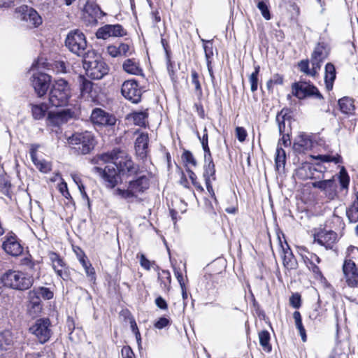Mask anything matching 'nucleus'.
Wrapping results in <instances>:
<instances>
[{
    "label": "nucleus",
    "instance_id": "obj_1",
    "mask_svg": "<svg viewBox=\"0 0 358 358\" xmlns=\"http://www.w3.org/2000/svg\"><path fill=\"white\" fill-rule=\"evenodd\" d=\"M97 162L110 163L103 170L94 167V170L102 174L108 187L113 188L122 182V177L129 178L138 176L140 173L138 165L131 159V156L123 150L114 149L110 152L104 153L97 157Z\"/></svg>",
    "mask_w": 358,
    "mask_h": 358
},
{
    "label": "nucleus",
    "instance_id": "obj_2",
    "mask_svg": "<svg viewBox=\"0 0 358 358\" xmlns=\"http://www.w3.org/2000/svg\"><path fill=\"white\" fill-rule=\"evenodd\" d=\"M34 273L18 270H8L1 277L3 285L10 289L18 291L29 289L34 283Z\"/></svg>",
    "mask_w": 358,
    "mask_h": 358
},
{
    "label": "nucleus",
    "instance_id": "obj_3",
    "mask_svg": "<svg viewBox=\"0 0 358 358\" xmlns=\"http://www.w3.org/2000/svg\"><path fill=\"white\" fill-rule=\"evenodd\" d=\"M67 143L78 155L90 153L96 144L94 135L88 131L73 134L67 138Z\"/></svg>",
    "mask_w": 358,
    "mask_h": 358
},
{
    "label": "nucleus",
    "instance_id": "obj_4",
    "mask_svg": "<svg viewBox=\"0 0 358 358\" xmlns=\"http://www.w3.org/2000/svg\"><path fill=\"white\" fill-rule=\"evenodd\" d=\"M71 96V90L69 83L59 79L52 84L49 92L48 102L53 107H62L67 105Z\"/></svg>",
    "mask_w": 358,
    "mask_h": 358
},
{
    "label": "nucleus",
    "instance_id": "obj_5",
    "mask_svg": "<svg viewBox=\"0 0 358 358\" xmlns=\"http://www.w3.org/2000/svg\"><path fill=\"white\" fill-rule=\"evenodd\" d=\"M83 66L87 76L94 80L102 78L108 72L106 64L94 51L83 58Z\"/></svg>",
    "mask_w": 358,
    "mask_h": 358
},
{
    "label": "nucleus",
    "instance_id": "obj_6",
    "mask_svg": "<svg viewBox=\"0 0 358 358\" xmlns=\"http://www.w3.org/2000/svg\"><path fill=\"white\" fill-rule=\"evenodd\" d=\"M65 45L71 52L83 58L93 51L88 48L85 36L78 29L72 30L68 34Z\"/></svg>",
    "mask_w": 358,
    "mask_h": 358
},
{
    "label": "nucleus",
    "instance_id": "obj_7",
    "mask_svg": "<svg viewBox=\"0 0 358 358\" xmlns=\"http://www.w3.org/2000/svg\"><path fill=\"white\" fill-rule=\"evenodd\" d=\"M150 179L145 175L140 176L136 179L129 182L127 189L117 188L113 194L122 199H129L137 196L138 194L144 192L149 188Z\"/></svg>",
    "mask_w": 358,
    "mask_h": 358
},
{
    "label": "nucleus",
    "instance_id": "obj_8",
    "mask_svg": "<svg viewBox=\"0 0 358 358\" xmlns=\"http://www.w3.org/2000/svg\"><path fill=\"white\" fill-rule=\"evenodd\" d=\"M292 92L294 96L299 99L306 97H313L317 99L322 100L323 96L318 89L311 84L305 81H299L292 85Z\"/></svg>",
    "mask_w": 358,
    "mask_h": 358
},
{
    "label": "nucleus",
    "instance_id": "obj_9",
    "mask_svg": "<svg viewBox=\"0 0 358 358\" xmlns=\"http://www.w3.org/2000/svg\"><path fill=\"white\" fill-rule=\"evenodd\" d=\"M50 326L49 319H38L29 327V331L41 343H45L49 341L52 334Z\"/></svg>",
    "mask_w": 358,
    "mask_h": 358
},
{
    "label": "nucleus",
    "instance_id": "obj_10",
    "mask_svg": "<svg viewBox=\"0 0 358 358\" xmlns=\"http://www.w3.org/2000/svg\"><path fill=\"white\" fill-rule=\"evenodd\" d=\"M30 81L37 96L42 97L50 87L51 77L46 73L38 72L31 76Z\"/></svg>",
    "mask_w": 358,
    "mask_h": 358
},
{
    "label": "nucleus",
    "instance_id": "obj_11",
    "mask_svg": "<svg viewBox=\"0 0 358 358\" xmlns=\"http://www.w3.org/2000/svg\"><path fill=\"white\" fill-rule=\"evenodd\" d=\"M122 96L132 103H137L141 101L142 91L135 80H128L123 83L121 87Z\"/></svg>",
    "mask_w": 358,
    "mask_h": 358
},
{
    "label": "nucleus",
    "instance_id": "obj_12",
    "mask_svg": "<svg viewBox=\"0 0 358 358\" xmlns=\"http://www.w3.org/2000/svg\"><path fill=\"white\" fill-rule=\"evenodd\" d=\"M343 280L352 288L358 287V268L351 259H345L342 266Z\"/></svg>",
    "mask_w": 358,
    "mask_h": 358
},
{
    "label": "nucleus",
    "instance_id": "obj_13",
    "mask_svg": "<svg viewBox=\"0 0 358 358\" xmlns=\"http://www.w3.org/2000/svg\"><path fill=\"white\" fill-rule=\"evenodd\" d=\"M48 257L51 262L52 268L57 273V276L67 280L69 278V270L63 259L56 252H50L48 253Z\"/></svg>",
    "mask_w": 358,
    "mask_h": 358
},
{
    "label": "nucleus",
    "instance_id": "obj_14",
    "mask_svg": "<svg viewBox=\"0 0 358 358\" xmlns=\"http://www.w3.org/2000/svg\"><path fill=\"white\" fill-rule=\"evenodd\" d=\"M91 121L94 124L99 126H113L116 123V117L101 108H95L92 110Z\"/></svg>",
    "mask_w": 358,
    "mask_h": 358
},
{
    "label": "nucleus",
    "instance_id": "obj_15",
    "mask_svg": "<svg viewBox=\"0 0 358 358\" xmlns=\"http://www.w3.org/2000/svg\"><path fill=\"white\" fill-rule=\"evenodd\" d=\"M127 32L122 25L117 24H106L100 27L96 36L98 38L107 39L110 37H120L126 35Z\"/></svg>",
    "mask_w": 358,
    "mask_h": 358
},
{
    "label": "nucleus",
    "instance_id": "obj_16",
    "mask_svg": "<svg viewBox=\"0 0 358 358\" xmlns=\"http://www.w3.org/2000/svg\"><path fill=\"white\" fill-rule=\"evenodd\" d=\"M73 116V112L70 109H64L58 112H49L47 117V124L59 127L66 123Z\"/></svg>",
    "mask_w": 358,
    "mask_h": 358
},
{
    "label": "nucleus",
    "instance_id": "obj_17",
    "mask_svg": "<svg viewBox=\"0 0 358 358\" xmlns=\"http://www.w3.org/2000/svg\"><path fill=\"white\" fill-rule=\"evenodd\" d=\"M329 50L324 43H319L315 48L310 57V63L315 69L320 70L322 64L328 57Z\"/></svg>",
    "mask_w": 358,
    "mask_h": 358
},
{
    "label": "nucleus",
    "instance_id": "obj_18",
    "mask_svg": "<svg viewBox=\"0 0 358 358\" xmlns=\"http://www.w3.org/2000/svg\"><path fill=\"white\" fill-rule=\"evenodd\" d=\"M20 12L22 13V20L27 22L29 27H36L42 24V18L34 8L27 6H23L20 8Z\"/></svg>",
    "mask_w": 358,
    "mask_h": 358
},
{
    "label": "nucleus",
    "instance_id": "obj_19",
    "mask_svg": "<svg viewBox=\"0 0 358 358\" xmlns=\"http://www.w3.org/2000/svg\"><path fill=\"white\" fill-rule=\"evenodd\" d=\"M149 137L148 134L141 133L136 139L134 148L137 157L144 159L147 157L148 150Z\"/></svg>",
    "mask_w": 358,
    "mask_h": 358
},
{
    "label": "nucleus",
    "instance_id": "obj_20",
    "mask_svg": "<svg viewBox=\"0 0 358 358\" xmlns=\"http://www.w3.org/2000/svg\"><path fill=\"white\" fill-rule=\"evenodd\" d=\"M337 234L333 231H324L315 236L314 241L320 245L324 246L327 249L332 248L336 242Z\"/></svg>",
    "mask_w": 358,
    "mask_h": 358
},
{
    "label": "nucleus",
    "instance_id": "obj_21",
    "mask_svg": "<svg viewBox=\"0 0 358 358\" xmlns=\"http://www.w3.org/2000/svg\"><path fill=\"white\" fill-rule=\"evenodd\" d=\"M313 146L310 137L303 133L298 135L294 142L293 149L297 153H303L310 150Z\"/></svg>",
    "mask_w": 358,
    "mask_h": 358
},
{
    "label": "nucleus",
    "instance_id": "obj_22",
    "mask_svg": "<svg viewBox=\"0 0 358 358\" xmlns=\"http://www.w3.org/2000/svg\"><path fill=\"white\" fill-rule=\"evenodd\" d=\"M3 248L5 252L12 256L20 255L23 250V248L17 241L15 236H9L3 243Z\"/></svg>",
    "mask_w": 358,
    "mask_h": 358
},
{
    "label": "nucleus",
    "instance_id": "obj_23",
    "mask_svg": "<svg viewBox=\"0 0 358 358\" xmlns=\"http://www.w3.org/2000/svg\"><path fill=\"white\" fill-rule=\"evenodd\" d=\"M312 186L324 192L327 196L331 200L334 199L336 196L334 180L333 179L316 181L312 183Z\"/></svg>",
    "mask_w": 358,
    "mask_h": 358
},
{
    "label": "nucleus",
    "instance_id": "obj_24",
    "mask_svg": "<svg viewBox=\"0 0 358 358\" xmlns=\"http://www.w3.org/2000/svg\"><path fill=\"white\" fill-rule=\"evenodd\" d=\"M303 259L306 266L313 272L316 278L322 277V272L317 266V264L321 262V259L317 255L310 253L308 256L303 257Z\"/></svg>",
    "mask_w": 358,
    "mask_h": 358
},
{
    "label": "nucleus",
    "instance_id": "obj_25",
    "mask_svg": "<svg viewBox=\"0 0 358 358\" xmlns=\"http://www.w3.org/2000/svg\"><path fill=\"white\" fill-rule=\"evenodd\" d=\"M122 68L125 72L135 76H143V69L140 64L135 59H127L123 64Z\"/></svg>",
    "mask_w": 358,
    "mask_h": 358
},
{
    "label": "nucleus",
    "instance_id": "obj_26",
    "mask_svg": "<svg viewBox=\"0 0 358 358\" xmlns=\"http://www.w3.org/2000/svg\"><path fill=\"white\" fill-rule=\"evenodd\" d=\"M336 78V69L334 65L331 63H327L325 66L324 82L327 90H331L334 82Z\"/></svg>",
    "mask_w": 358,
    "mask_h": 358
},
{
    "label": "nucleus",
    "instance_id": "obj_27",
    "mask_svg": "<svg viewBox=\"0 0 358 358\" xmlns=\"http://www.w3.org/2000/svg\"><path fill=\"white\" fill-rule=\"evenodd\" d=\"M30 155L33 163L40 171L43 173H48L51 170V166L48 162L37 159L36 152L34 149L31 150Z\"/></svg>",
    "mask_w": 358,
    "mask_h": 358
},
{
    "label": "nucleus",
    "instance_id": "obj_28",
    "mask_svg": "<svg viewBox=\"0 0 358 358\" xmlns=\"http://www.w3.org/2000/svg\"><path fill=\"white\" fill-rule=\"evenodd\" d=\"M29 299L30 303V311L33 310L34 313H38L42 309L41 301L40 296L37 294V292L34 290L29 292Z\"/></svg>",
    "mask_w": 358,
    "mask_h": 358
},
{
    "label": "nucleus",
    "instance_id": "obj_29",
    "mask_svg": "<svg viewBox=\"0 0 358 358\" xmlns=\"http://www.w3.org/2000/svg\"><path fill=\"white\" fill-rule=\"evenodd\" d=\"M355 196V200L346 210V215L350 222L354 223L358 222V192Z\"/></svg>",
    "mask_w": 358,
    "mask_h": 358
},
{
    "label": "nucleus",
    "instance_id": "obj_30",
    "mask_svg": "<svg viewBox=\"0 0 358 358\" xmlns=\"http://www.w3.org/2000/svg\"><path fill=\"white\" fill-rule=\"evenodd\" d=\"M32 116L35 120H41L45 117L48 109L45 103L31 104Z\"/></svg>",
    "mask_w": 358,
    "mask_h": 358
},
{
    "label": "nucleus",
    "instance_id": "obj_31",
    "mask_svg": "<svg viewBox=\"0 0 358 358\" xmlns=\"http://www.w3.org/2000/svg\"><path fill=\"white\" fill-rule=\"evenodd\" d=\"M286 162V153L284 149L282 147L277 146L275 157V168L278 171L280 169H284L285 165Z\"/></svg>",
    "mask_w": 358,
    "mask_h": 358
},
{
    "label": "nucleus",
    "instance_id": "obj_32",
    "mask_svg": "<svg viewBox=\"0 0 358 358\" xmlns=\"http://www.w3.org/2000/svg\"><path fill=\"white\" fill-rule=\"evenodd\" d=\"M79 261L82 264L83 267L84 268L85 273L87 276L90 278V280L91 282H94L96 280L95 271L94 268L92 267V264L89 261H87V257L85 255L80 257Z\"/></svg>",
    "mask_w": 358,
    "mask_h": 358
},
{
    "label": "nucleus",
    "instance_id": "obj_33",
    "mask_svg": "<svg viewBox=\"0 0 358 358\" xmlns=\"http://www.w3.org/2000/svg\"><path fill=\"white\" fill-rule=\"evenodd\" d=\"M338 105L342 113H352L355 109L352 99L349 97H343L338 101Z\"/></svg>",
    "mask_w": 358,
    "mask_h": 358
},
{
    "label": "nucleus",
    "instance_id": "obj_34",
    "mask_svg": "<svg viewBox=\"0 0 358 358\" xmlns=\"http://www.w3.org/2000/svg\"><path fill=\"white\" fill-rule=\"evenodd\" d=\"M310 62V60L308 59L306 60H301L300 62H299V68L301 71L303 72L308 76H310L312 77H315L318 71H320L318 69H315L314 66H312V68H309V63Z\"/></svg>",
    "mask_w": 358,
    "mask_h": 358
},
{
    "label": "nucleus",
    "instance_id": "obj_35",
    "mask_svg": "<svg viewBox=\"0 0 358 358\" xmlns=\"http://www.w3.org/2000/svg\"><path fill=\"white\" fill-rule=\"evenodd\" d=\"M286 114L283 113V110L279 113L276 116V121L278 124V129L280 134H286L287 131V124L289 127L290 124V120L285 117Z\"/></svg>",
    "mask_w": 358,
    "mask_h": 358
},
{
    "label": "nucleus",
    "instance_id": "obj_36",
    "mask_svg": "<svg viewBox=\"0 0 358 358\" xmlns=\"http://www.w3.org/2000/svg\"><path fill=\"white\" fill-rule=\"evenodd\" d=\"M134 124L145 127L146 125L148 113L147 111L134 112L131 114Z\"/></svg>",
    "mask_w": 358,
    "mask_h": 358
},
{
    "label": "nucleus",
    "instance_id": "obj_37",
    "mask_svg": "<svg viewBox=\"0 0 358 358\" xmlns=\"http://www.w3.org/2000/svg\"><path fill=\"white\" fill-rule=\"evenodd\" d=\"M293 318L294 320L295 325L298 331H299L301 339L303 342L306 341V329L302 324V319L301 313L299 311H295L293 313Z\"/></svg>",
    "mask_w": 358,
    "mask_h": 358
},
{
    "label": "nucleus",
    "instance_id": "obj_38",
    "mask_svg": "<svg viewBox=\"0 0 358 358\" xmlns=\"http://www.w3.org/2000/svg\"><path fill=\"white\" fill-rule=\"evenodd\" d=\"M259 343L264 351L270 352L271 345L270 344V334L267 331H262L259 333Z\"/></svg>",
    "mask_w": 358,
    "mask_h": 358
},
{
    "label": "nucleus",
    "instance_id": "obj_39",
    "mask_svg": "<svg viewBox=\"0 0 358 358\" xmlns=\"http://www.w3.org/2000/svg\"><path fill=\"white\" fill-rule=\"evenodd\" d=\"M258 9L261 11L263 17L269 20L271 18L268 9V0H254Z\"/></svg>",
    "mask_w": 358,
    "mask_h": 358
},
{
    "label": "nucleus",
    "instance_id": "obj_40",
    "mask_svg": "<svg viewBox=\"0 0 358 358\" xmlns=\"http://www.w3.org/2000/svg\"><path fill=\"white\" fill-rule=\"evenodd\" d=\"M282 259L284 266L287 268H294L295 265V260L290 249H285L284 248H282Z\"/></svg>",
    "mask_w": 358,
    "mask_h": 358
},
{
    "label": "nucleus",
    "instance_id": "obj_41",
    "mask_svg": "<svg viewBox=\"0 0 358 358\" xmlns=\"http://www.w3.org/2000/svg\"><path fill=\"white\" fill-rule=\"evenodd\" d=\"M313 171H315V169L313 168L311 166L307 164L298 169L296 171V175L298 176L299 178L303 180L307 178H312L313 174Z\"/></svg>",
    "mask_w": 358,
    "mask_h": 358
},
{
    "label": "nucleus",
    "instance_id": "obj_42",
    "mask_svg": "<svg viewBox=\"0 0 358 358\" xmlns=\"http://www.w3.org/2000/svg\"><path fill=\"white\" fill-rule=\"evenodd\" d=\"M21 264L23 266H27L29 269H30L29 273H36V277H39V266L38 264L34 262L30 258L24 257L21 260Z\"/></svg>",
    "mask_w": 358,
    "mask_h": 358
},
{
    "label": "nucleus",
    "instance_id": "obj_43",
    "mask_svg": "<svg viewBox=\"0 0 358 358\" xmlns=\"http://www.w3.org/2000/svg\"><path fill=\"white\" fill-rule=\"evenodd\" d=\"M338 179L341 189L348 190L350 183V177L348 176V172L343 167L341 169L339 172Z\"/></svg>",
    "mask_w": 358,
    "mask_h": 358
},
{
    "label": "nucleus",
    "instance_id": "obj_44",
    "mask_svg": "<svg viewBox=\"0 0 358 358\" xmlns=\"http://www.w3.org/2000/svg\"><path fill=\"white\" fill-rule=\"evenodd\" d=\"M79 82L81 94H90L92 90V83L83 76H79Z\"/></svg>",
    "mask_w": 358,
    "mask_h": 358
},
{
    "label": "nucleus",
    "instance_id": "obj_45",
    "mask_svg": "<svg viewBox=\"0 0 358 358\" xmlns=\"http://www.w3.org/2000/svg\"><path fill=\"white\" fill-rule=\"evenodd\" d=\"M13 343V337L9 331H4L0 333V347L6 348V346L11 345Z\"/></svg>",
    "mask_w": 358,
    "mask_h": 358
},
{
    "label": "nucleus",
    "instance_id": "obj_46",
    "mask_svg": "<svg viewBox=\"0 0 358 358\" xmlns=\"http://www.w3.org/2000/svg\"><path fill=\"white\" fill-rule=\"evenodd\" d=\"M260 71L259 66H255V71L250 75L249 80L251 85V91L255 92L258 87V74Z\"/></svg>",
    "mask_w": 358,
    "mask_h": 358
},
{
    "label": "nucleus",
    "instance_id": "obj_47",
    "mask_svg": "<svg viewBox=\"0 0 358 358\" xmlns=\"http://www.w3.org/2000/svg\"><path fill=\"white\" fill-rule=\"evenodd\" d=\"M182 159L186 164V166H196L197 162L192 153L190 151L185 150L182 155Z\"/></svg>",
    "mask_w": 358,
    "mask_h": 358
},
{
    "label": "nucleus",
    "instance_id": "obj_48",
    "mask_svg": "<svg viewBox=\"0 0 358 358\" xmlns=\"http://www.w3.org/2000/svg\"><path fill=\"white\" fill-rule=\"evenodd\" d=\"M192 83L194 85L195 92L198 95L202 94L201 86L199 80V75L195 70L191 72Z\"/></svg>",
    "mask_w": 358,
    "mask_h": 358
},
{
    "label": "nucleus",
    "instance_id": "obj_49",
    "mask_svg": "<svg viewBox=\"0 0 358 358\" xmlns=\"http://www.w3.org/2000/svg\"><path fill=\"white\" fill-rule=\"evenodd\" d=\"M215 164H204L203 178L205 180L206 179L210 180V177L213 178V180H215Z\"/></svg>",
    "mask_w": 358,
    "mask_h": 358
},
{
    "label": "nucleus",
    "instance_id": "obj_50",
    "mask_svg": "<svg viewBox=\"0 0 358 358\" xmlns=\"http://www.w3.org/2000/svg\"><path fill=\"white\" fill-rule=\"evenodd\" d=\"M34 291L37 292V294L40 297L45 300L50 299L53 297V292H51L49 288L41 287Z\"/></svg>",
    "mask_w": 358,
    "mask_h": 358
},
{
    "label": "nucleus",
    "instance_id": "obj_51",
    "mask_svg": "<svg viewBox=\"0 0 358 358\" xmlns=\"http://www.w3.org/2000/svg\"><path fill=\"white\" fill-rule=\"evenodd\" d=\"M10 186L11 185L9 181L4 178H0V191L3 194L6 196L9 195Z\"/></svg>",
    "mask_w": 358,
    "mask_h": 358
},
{
    "label": "nucleus",
    "instance_id": "obj_52",
    "mask_svg": "<svg viewBox=\"0 0 358 358\" xmlns=\"http://www.w3.org/2000/svg\"><path fill=\"white\" fill-rule=\"evenodd\" d=\"M171 322L170 320L167 317H162L157 320L155 324L154 327L156 329H162L170 324Z\"/></svg>",
    "mask_w": 358,
    "mask_h": 358
},
{
    "label": "nucleus",
    "instance_id": "obj_53",
    "mask_svg": "<svg viewBox=\"0 0 358 358\" xmlns=\"http://www.w3.org/2000/svg\"><path fill=\"white\" fill-rule=\"evenodd\" d=\"M301 296L296 293L291 296L289 298V303L294 308H299L301 306Z\"/></svg>",
    "mask_w": 358,
    "mask_h": 358
},
{
    "label": "nucleus",
    "instance_id": "obj_54",
    "mask_svg": "<svg viewBox=\"0 0 358 358\" xmlns=\"http://www.w3.org/2000/svg\"><path fill=\"white\" fill-rule=\"evenodd\" d=\"M58 189L60 193L66 199L71 198V194L68 190L67 184L62 181L58 185Z\"/></svg>",
    "mask_w": 358,
    "mask_h": 358
},
{
    "label": "nucleus",
    "instance_id": "obj_55",
    "mask_svg": "<svg viewBox=\"0 0 358 358\" xmlns=\"http://www.w3.org/2000/svg\"><path fill=\"white\" fill-rule=\"evenodd\" d=\"M236 137L239 141L243 142L247 137V132L243 127H238L236 129Z\"/></svg>",
    "mask_w": 358,
    "mask_h": 358
},
{
    "label": "nucleus",
    "instance_id": "obj_56",
    "mask_svg": "<svg viewBox=\"0 0 358 358\" xmlns=\"http://www.w3.org/2000/svg\"><path fill=\"white\" fill-rule=\"evenodd\" d=\"M281 135H282V138L279 140L277 146H280V147H282V145H284V147L289 146L291 144V141H290V138H289L288 133L282 134Z\"/></svg>",
    "mask_w": 358,
    "mask_h": 358
},
{
    "label": "nucleus",
    "instance_id": "obj_57",
    "mask_svg": "<svg viewBox=\"0 0 358 358\" xmlns=\"http://www.w3.org/2000/svg\"><path fill=\"white\" fill-rule=\"evenodd\" d=\"M140 264L141 266L146 270H150L151 266L153 263H152L150 260H148L144 255H141L140 257Z\"/></svg>",
    "mask_w": 358,
    "mask_h": 358
},
{
    "label": "nucleus",
    "instance_id": "obj_58",
    "mask_svg": "<svg viewBox=\"0 0 358 358\" xmlns=\"http://www.w3.org/2000/svg\"><path fill=\"white\" fill-rule=\"evenodd\" d=\"M122 355L123 358H135L134 353L129 346H124L122 348Z\"/></svg>",
    "mask_w": 358,
    "mask_h": 358
},
{
    "label": "nucleus",
    "instance_id": "obj_59",
    "mask_svg": "<svg viewBox=\"0 0 358 358\" xmlns=\"http://www.w3.org/2000/svg\"><path fill=\"white\" fill-rule=\"evenodd\" d=\"M118 51L120 55L127 56L130 53V46L126 43H121L118 46Z\"/></svg>",
    "mask_w": 358,
    "mask_h": 358
},
{
    "label": "nucleus",
    "instance_id": "obj_60",
    "mask_svg": "<svg viewBox=\"0 0 358 358\" xmlns=\"http://www.w3.org/2000/svg\"><path fill=\"white\" fill-rule=\"evenodd\" d=\"M155 303L160 309L166 310L167 309V303L166 301L162 297L159 296L155 299Z\"/></svg>",
    "mask_w": 358,
    "mask_h": 358
},
{
    "label": "nucleus",
    "instance_id": "obj_61",
    "mask_svg": "<svg viewBox=\"0 0 358 358\" xmlns=\"http://www.w3.org/2000/svg\"><path fill=\"white\" fill-rule=\"evenodd\" d=\"M108 53L113 56V57H117L120 55L119 51H118V47L116 46H109L108 48Z\"/></svg>",
    "mask_w": 358,
    "mask_h": 358
},
{
    "label": "nucleus",
    "instance_id": "obj_62",
    "mask_svg": "<svg viewBox=\"0 0 358 358\" xmlns=\"http://www.w3.org/2000/svg\"><path fill=\"white\" fill-rule=\"evenodd\" d=\"M317 158L320 159L322 162H333V161H335V162H337L335 160L334 157H331L329 155H319Z\"/></svg>",
    "mask_w": 358,
    "mask_h": 358
},
{
    "label": "nucleus",
    "instance_id": "obj_63",
    "mask_svg": "<svg viewBox=\"0 0 358 358\" xmlns=\"http://www.w3.org/2000/svg\"><path fill=\"white\" fill-rule=\"evenodd\" d=\"M269 83H273L276 85H280L283 83V78L278 74L274 75L272 80L269 81Z\"/></svg>",
    "mask_w": 358,
    "mask_h": 358
},
{
    "label": "nucleus",
    "instance_id": "obj_64",
    "mask_svg": "<svg viewBox=\"0 0 358 358\" xmlns=\"http://www.w3.org/2000/svg\"><path fill=\"white\" fill-rule=\"evenodd\" d=\"M42 356H44L43 352H30L26 355V358H41Z\"/></svg>",
    "mask_w": 358,
    "mask_h": 358
}]
</instances>
